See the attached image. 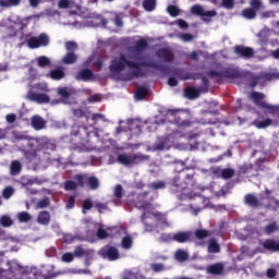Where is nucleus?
Wrapping results in <instances>:
<instances>
[{"label":"nucleus","mask_w":279,"mask_h":279,"mask_svg":"<svg viewBox=\"0 0 279 279\" xmlns=\"http://www.w3.org/2000/svg\"><path fill=\"white\" fill-rule=\"evenodd\" d=\"M12 136L16 141H27V150L24 151V157L28 165L38 158L40 151H44V154L56 151V144L47 137H29L20 131H13Z\"/></svg>","instance_id":"f03ea898"},{"label":"nucleus","mask_w":279,"mask_h":279,"mask_svg":"<svg viewBox=\"0 0 279 279\" xmlns=\"http://www.w3.org/2000/svg\"><path fill=\"white\" fill-rule=\"evenodd\" d=\"M37 64H38V66L44 69V66H49V64H51V60H49V58L43 56V57L37 58Z\"/></svg>","instance_id":"864d4df0"},{"label":"nucleus","mask_w":279,"mask_h":279,"mask_svg":"<svg viewBox=\"0 0 279 279\" xmlns=\"http://www.w3.org/2000/svg\"><path fill=\"white\" fill-rule=\"evenodd\" d=\"M142 129L143 128L141 126V123H137L135 121L129 123V130L130 132H132V134H135V136L141 135Z\"/></svg>","instance_id":"e433bc0d"},{"label":"nucleus","mask_w":279,"mask_h":279,"mask_svg":"<svg viewBox=\"0 0 279 279\" xmlns=\"http://www.w3.org/2000/svg\"><path fill=\"white\" fill-rule=\"evenodd\" d=\"M210 88V81L208 77L203 76L202 77V86L199 88L201 93H208V89Z\"/></svg>","instance_id":"3c124183"},{"label":"nucleus","mask_w":279,"mask_h":279,"mask_svg":"<svg viewBox=\"0 0 279 279\" xmlns=\"http://www.w3.org/2000/svg\"><path fill=\"white\" fill-rule=\"evenodd\" d=\"M241 14L243 19H246L247 21H254V19H256V11L252 7L242 10Z\"/></svg>","instance_id":"473e14b6"},{"label":"nucleus","mask_w":279,"mask_h":279,"mask_svg":"<svg viewBox=\"0 0 279 279\" xmlns=\"http://www.w3.org/2000/svg\"><path fill=\"white\" fill-rule=\"evenodd\" d=\"M51 202L49 201V197H44L37 203V208H48L50 206Z\"/></svg>","instance_id":"69168bd1"},{"label":"nucleus","mask_w":279,"mask_h":279,"mask_svg":"<svg viewBox=\"0 0 279 279\" xmlns=\"http://www.w3.org/2000/svg\"><path fill=\"white\" fill-rule=\"evenodd\" d=\"M168 112L169 114L174 117V123L175 125H178V128H191V125H193V122H191V120H183L182 118H180V116H175L178 114V110L172 109V110H169Z\"/></svg>","instance_id":"dca6fc26"},{"label":"nucleus","mask_w":279,"mask_h":279,"mask_svg":"<svg viewBox=\"0 0 279 279\" xmlns=\"http://www.w3.org/2000/svg\"><path fill=\"white\" fill-rule=\"evenodd\" d=\"M207 75L210 80H215V77H225L226 80H239V77H241V72L234 68H227L221 72H218L217 70H210Z\"/></svg>","instance_id":"39448f33"},{"label":"nucleus","mask_w":279,"mask_h":279,"mask_svg":"<svg viewBox=\"0 0 279 279\" xmlns=\"http://www.w3.org/2000/svg\"><path fill=\"white\" fill-rule=\"evenodd\" d=\"M147 95H148V92H147V87H145V86L138 87L135 92L136 99H145V97H147Z\"/></svg>","instance_id":"37998d69"},{"label":"nucleus","mask_w":279,"mask_h":279,"mask_svg":"<svg viewBox=\"0 0 279 279\" xmlns=\"http://www.w3.org/2000/svg\"><path fill=\"white\" fill-rule=\"evenodd\" d=\"M99 255L106 260H111V262L119 260V258L121 257L119 255V250H117V247L114 246H104L102 248H100Z\"/></svg>","instance_id":"9d476101"},{"label":"nucleus","mask_w":279,"mask_h":279,"mask_svg":"<svg viewBox=\"0 0 279 279\" xmlns=\"http://www.w3.org/2000/svg\"><path fill=\"white\" fill-rule=\"evenodd\" d=\"M167 12L172 19H175V16L180 15V9L173 4L167 7Z\"/></svg>","instance_id":"a18cd8bd"},{"label":"nucleus","mask_w":279,"mask_h":279,"mask_svg":"<svg viewBox=\"0 0 279 279\" xmlns=\"http://www.w3.org/2000/svg\"><path fill=\"white\" fill-rule=\"evenodd\" d=\"M276 232H279V226H278V222L276 221H272L268 223L266 227H264V233L267 235L274 234Z\"/></svg>","instance_id":"2f4dec72"},{"label":"nucleus","mask_w":279,"mask_h":279,"mask_svg":"<svg viewBox=\"0 0 279 279\" xmlns=\"http://www.w3.org/2000/svg\"><path fill=\"white\" fill-rule=\"evenodd\" d=\"M113 195L117 199H121L123 197V185H116Z\"/></svg>","instance_id":"e2e57ef3"},{"label":"nucleus","mask_w":279,"mask_h":279,"mask_svg":"<svg viewBox=\"0 0 279 279\" xmlns=\"http://www.w3.org/2000/svg\"><path fill=\"white\" fill-rule=\"evenodd\" d=\"M250 5L253 10L258 12V10H262L263 8V0H251Z\"/></svg>","instance_id":"bf43d9fd"},{"label":"nucleus","mask_w":279,"mask_h":279,"mask_svg":"<svg viewBox=\"0 0 279 279\" xmlns=\"http://www.w3.org/2000/svg\"><path fill=\"white\" fill-rule=\"evenodd\" d=\"M147 47H149V43H147V39L142 38L135 43L134 51H136L137 53H141V52L145 51V49H147Z\"/></svg>","instance_id":"c85d7f7f"},{"label":"nucleus","mask_w":279,"mask_h":279,"mask_svg":"<svg viewBox=\"0 0 279 279\" xmlns=\"http://www.w3.org/2000/svg\"><path fill=\"white\" fill-rule=\"evenodd\" d=\"M95 74L93 73V70L88 68L81 70L75 76L77 82H89V80H93Z\"/></svg>","instance_id":"a211bd4d"},{"label":"nucleus","mask_w":279,"mask_h":279,"mask_svg":"<svg viewBox=\"0 0 279 279\" xmlns=\"http://www.w3.org/2000/svg\"><path fill=\"white\" fill-rule=\"evenodd\" d=\"M268 208H272V210H278L279 208V199L276 196H267Z\"/></svg>","instance_id":"ea45409f"},{"label":"nucleus","mask_w":279,"mask_h":279,"mask_svg":"<svg viewBox=\"0 0 279 279\" xmlns=\"http://www.w3.org/2000/svg\"><path fill=\"white\" fill-rule=\"evenodd\" d=\"M87 184L90 191H97L99 189V179H97V177H94V175L88 177Z\"/></svg>","instance_id":"c9c22d12"},{"label":"nucleus","mask_w":279,"mask_h":279,"mask_svg":"<svg viewBox=\"0 0 279 279\" xmlns=\"http://www.w3.org/2000/svg\"><path fill=\"white\" fill-rule=\"evenodd\" d=\"M197 239L198 241H204V239H208L213 236V232L206 230V229H196L195 232H193V238Z\"/></svg>","instance_id":"bb28decb"},{"label":"nucleus","mask_w":279,"mask_h":279,"mask_svg":"<svg viewBox=\"0 0 279 279\" xmlns=\"http://www.w3.org/2000/svg\"><path fill=\"white\" fill-rule=\"evenodd\" d=\"M64 190L65 191H77V183L74 181L68 180L64 183Z\"/></svg>","instance_id":"13d9d810"},{"label":"nucleus","mask_w":279,"mask_h":279,"mask_svg":"<svg viewBox=\"0 0 279 279\" xmlns=\"http://www.w3.org/2000/svg\"><path fill=\"white\" fill-rule=\"evenodd\" d=\"M72 112H73V117H75V119H84V117H87L86 110L82 107L73 109Z\"/></svg>","instance_id":"49530a36"},{"label":"nucleus","mask_w":279,"mask_h":279,"mask_svg":"<svg viewBox=\"0 0 279 279\" xmlns=\"http://www.w3.org/2000/svg\"><path fill=\"white\" fill-rule=\"evenodd\" d=\"M28 99H31V101H36V104H49L50 101L49 95L38 94L36 92L31 93Z\"/></svg>","instance_id":"aec40b11"},{"label":"nucleus","mask_w":279,"mask_h":279,"mask_svg":"<svg viewBox=\"0 0 279 279\" xmlns=\"http://www.w3.org/2000/svg\"><path fill=\"white\" fill-rule=\"evenodd\" d=\"M170 184L172 186H174V189H181V191H184V189H186V185H184V183L182 182V179L180 178V175H175L171 181Z\"/></svg>","instance_id":"4c0bfd02"},{"label":"nucleus","mask_w":279,"mask_h":279,"mask_svg":"<svg viewBox=\"0 0 279 279\" xmlns=\"http://www.w3.org/2000/svg\"><path fill=\"white\" fill-rule=\"evenodd\" d=\"M63 64H75L77 62V54L75 52H68L63 58H62Z\"/></svg>","instance_id":"72a5a7b5"},{"label":"nucleus","mask_w":279,"mask_h":279,"mask_svg":"<svg viewBox=\"0 0 279 279\" xmlns=\"http://www.w3.org/2000/svg\"><path fill=\"white\" fill-rule=\"evenodd\" d=\"M142 5L145 12H154V10H156V5H158V0H144Z\"/></svg>","instance_id":"c756f323"},{"label":"nucleus","mask_w":279,"mask_h":279,"mask_svg":"<svg viewBox=\"0 0 279 279\" xmlns=\"http://www.w3.org/2000/svg\"><path fill=\"white\" fill-rule=\"evenodd\" d=\"M175 258L179 263H184V260H189V253L185 251L179 250L175 253Z\"/></svg>","instance_id":"de8ad7c7"},{"label":"nucleus","mask_w":279,"mask_h":279,"mask_svg":"<svg viewBox=\"0 0 279 279\" xmlns=\"http://www.w3.org/2000/svg\"><path fill=\"white\" fill-rule=\"evenodd\" d=\"M58 8L59 10H80V4L73 0H59Z\"/></svg>","instance_id":"412c9836"},{"label":"nucleus","mask_w":279,"mask_h":279,"mask_svg":"<svg viewBox=\"0 0 279 279\" xmlns=\"http://www.w3.org/2000/svg\"><path fill=\"white\" fill-rule=\"evenodd\" d=\"M233 52L238 58H243L244 60H252L254 58V48L243 46V45H236L233 47Z\"/></svg>","instance_id":"1a4fd4ad"},{"label":"nucleus","mask_w":279,"mask_h":279,"mask_svg":"<svg viewBox=\"0 0 279 279\" xmlns=\"http://www.w3.org/2000/svg\"><path fill=\"white\" fill-rule=\"evenodd\" d=\"M21 5V0H0V8H16Z\"/></svg>","instance_id":"f704fd0d"},{"label":"nucleus","mask_w":279,"mask_h":279,"mask_svg":"<svg viewBox=\"0 0 279 279\" xmlns=\"http://www.w3.org/2000/svg\"><path fill=\"white\" fill-rule=\"evenodd\" d=\"M254 166L255 173H258V171H263L265 169V160L264 159H257Z\"/></svg>","instance_id":"4d7b16f0"},{"label":"nucleus","mask_w":279,"mask_h":279,"mask_svg":"<svg viewBox=\"0 0 279 279\" xmlns=\"http://www.w3.org/2000/svg\"><path fill=\"white\" fill-rule=\"evenodd\" d=\"M74 256L76 258H84L85 259V265H90V260L95 258V251L93 250H86L82 246H77L74 251Z\"/></svg>","instance_id":"9b49d317"},{"label":"nucleus","mask_w":279,"mask_h":279,"mask_svg":"<svg viewBox=\"0 0 279 279\" xmlns=\"http://www.w3.org/2000/svg\"><path fill=\"white\" fill-rule=\"evenodd\" d=\"M147 195H149V192H143L137 195L135 206L140 210H149L151 208V203L147 199Z\"/></svg>","instance_id":"ddd939ff"},{"label":"nucleus","mask_w":279,"mask_h":279,"mask_svg":"<svg viewBox=\"0 0 279 279\" xmlns=\"http://www.w3.org/2000/svg\"><path fill=\"white\" fill-rule=\"evenodd\" d=\"M17 219L21 223H27V221H32V215L27 211H22L17 215Z\"/></svg>","instance_id":"09e8293b"},{"label":"nucleus","mask_w":279,"mask_h":279,"mask_svg":"<svg viewBox=\"0 0 279 279\" xmlns=\"http://www.w3.org/2000/svg\"><path fill=\"white\" fill-rule=\"evenodd\" d=\"M220 5L226 10H234V0H222Z\"/></svg>","instance_id":"0e129e2a"},{"label":"nucleus","mask_w":279,"mask_h":279,"mask_svg":"<svg viewBox=\"0 0 279 279\" xmlns=\"http://www.w3.org/2000/svg\"><path fill=\"white\" fill-rule=\"evenodd\" d=\"M87 210H93V201L90 198H85L82 204L83 215H86Z\"/></svg>","instance_id":"c03bdc74"},{"label":"nucleus","mask_w":279,"mask_h":279,"mask_svg":"<svg viewBox=\"0 0 279 279\" xmlns=\"http://www.w3.org/2000/svg\"><path fill=\"white\" fill-rule=\"evenodd\" d=\"M37 40L39 43V47H47V45H49V36H47L46 34H40L37 37Z\"/></svg>","instance_id":"5fc2aeb1"},{"label":"nucleus","mask_w":279,"mask_h":279,"mask_svg":"<svg viewBox=\"0 0 279 279\" xmlns=\"http://www.w3.org/2000/svg\"><path fill=\"white\" fill-rule=\"evenodd\" d=\"M77 47H78L77 43H75V41H66L65 43V49H66V51H69V53L76 51Z\"/></svg>","instance_id":"338daca9"},{"label":"nucleus","mask_w":279,"mask_h":279,"mask_svg":"<svg viewBox=\"0 0 279 279\" xmlns=\"http://www.w3.org/2000/svg\"><path fill=\"white\" fill-rule=\"evenodd\" d=\"M62 241L63 243H66L68 245H71L74 241H80V236L69 234V233H63L62 234Z\"/></svg>","instance_id":"58836bf2"},{"label":"nucleus","mask_w":279,"mask_h":279,"mask_svg":"<svg viewBox=\"0 0 279 279\" xmlns=\"http://www.w3.org/2000/svg\"><path fill=\"white\" fill-rule=\"evenodd\" d=\"M31 125L34 128L37 132H40V130H45L47 126V121L43 119L40 116H33L31 118Z\"/></svg>","instance_id":"f3484780"},{"label":"nucleus","mask_w":279,"mask_h":279,"mask_svg":"<svg viewBox=\"0 0 279 279\" xmlns=\"http://www.w3.org/2000/svg\"><path fill=\"white\" fill-rule=\"evenodd\" d=\"M122 279H138V277L132 270H126L124 271Z\"/></svg>","instance_id":"774afa93"},{"label":"nucleus","mask_w":279,"mask_h":279,"mask_svg":"<svg viewBox=\"0 0 279 279\" xmlns=\"http://www.w3.org/2000/svg\"><path fill=\"white\" fill-rule=\"evenodd\" d=\"M23 171V165L19 160H13L10 165V175H21Z\"/></svg>","instance_id":"a878e982"},{"label":"nucleus","mask_w":279,"mask_h":279,"mask_svg":"<svg viewBox=\"0 0 279 279\" xmlns=\"http://www.w3.org/2000/svg\"><path fill=\"white\" fill-rule=\"evenodd\" d=\"M171 147V141L168 136H162L157 140L154 144L155 151H162L165 149H169Z\"/></svg>","instance_id":"2eb2a0df"},{"label":"nucleus","mask_w":279,"mask_h":279,"mask_svg":"<svg viewBox=\"0 0 279 279\" xmlns=\"http://www.w3.org/2000/svg\"><path fill=\"white\" fill-rule=\"evenodd\" d=\"M27 45H28L29 49H38V47H40V44L38 41V37H31L27 40Z\"/></svg>","instance_id":"6e6d98bb"},{"label":"nucleus","mask_w":279,"mask_h":279,"mask_svg":"<svg viewBox=\"0 0 279 279\" xmlns=\"http://www.w3.org/2000/svg\"><path fill=\"white\" fill-rule=\"evenodd\" d=\"M150 187L154 191H159V190L166 189L167 184L165 183V181H158V182L150 183Z\"/></svg>","instance_id":"052dcab7"},{"label":"nucleus","mask_w":279,"mask_h":279,"mask_svg":"<svg viewBox=\"0 0 279 279\" xmlns=\"http://www.w3.org/2000/svg\"><path fill=\"white\" fill-rule=\"evenodd\" d=\"M57 93L62 104H65L66 106H72V104H75L74 95H77V92L74 88L60 87L58 88Z\"/></svg>","instance_id":"0eeeda50"},{"label":"nucleus","mask_w":279,"mask_h":279,"mask_svg":"<svg viewBox=\"0 0 279 279\" xmlns=\"http://www.w3.org/2000/svg\"><path fill=\"white\" fill-rule=\"evenodd\" d=\"M172 241L177 243H189L193 241V231H180L172 235Z\"/></svg>","instance_id":"4468645a"},{"label":"nucleus","mask_w":279,"mask_h":279,"mask_svg":"<svg viewBox=\"0 0 279 279\" xmlns=\"http://www.w3.org/2000/svg\"><path fill=\"white\" fill-rule=\"evenodd\" d=\"M199 93H202V90L195 87H186L184 89V97H186V99H197V97H199Z\"/></svg>","instance_id":"cd10ccee"},{"label":"nucleus","mask_w":279,"mask_h":279,"mask_svg":"<svg viewBox=\"0 0 279 279\" xmlns=\"http://www.w3.org/2000/svg\"><path fill=\"white\" fill-rule=\"evenodd\" d=\"M251 99L259 108V110L264 111V114H272L275 117L279 116V107L276 105H269L265 101V94L260 92H252Z\"/></svg>","instance_id":"20e7f679"},{"label":"nucleus","mask_w":279,"mask_h":279,"mask_svg":"<svg viewBox=\"0 0 279 279\" xmlns=\"http://www.w3.org/2000/svg\"><path fill=\"white\" fill-rule=\"evenodd\" d=\"M239 173L242 175H245L246 173H252L253 175H256V172L254 171V165L252 163H243L239 168Z\"/></svg>","instance_id":"7c9ffc66"},{"label":"nucleus","mask_w":279,"mask_h":279,"mask_svg":"<svg viewBox=\"0 0 279 279\" xmlns=\"http://www.w3.org/2000/svg\"><path fill=\"white\" fill-rule=\"evenodd\" d=\"M202 16H203V21L205 23H210V20H208V19H213V17L217 16V11L216 10L203 11ZM206 17H208V19H206Z\"/></svg>","instance_id":"8fccbe9b"},{"label":"nucleus","mask_w":279,"mask_h":279,"mask_svg":"<svg viewBox=\"0 0 279 279\" xmlns=\"http://www.w3.org/2000/svg\"><path fill=\"white\" fill-rule=\"evenodd\" d=\"M125 66H129V69H133V71L128 72L121 76L122 82H132V80H138V77H143V68L146 69H154L155 71H161V73H167V69L169 66L165 64H158L156 62H149V61H130L128 60V57L125 54H120V58H114L111 60L109 65V71L111 75L117 77V75H121L123 71H125Z\"/></svg>","instance_id":"f257e3e1"},{"label":"nucleus","mask_w":279,"mask_h":279,"mask_svg":"<svg viewBox=\"0 0 279 279\" xmlns=\"http://www.w3.org/2000/svg\"><path fill=\"white\" fill-rule=\"evenodd\" d=\"M155 56L168 64L173 63V60H175V56L173 54V51L170 50V48H159L156 50Z\"/></svg>","instance_id":"f8f14e48"},{"label":"nucleus","mask_w":279,"mask_h":279,"mask_svg":"<svg viewBox=\"0 0 279 279\" xmlns=\"http://www.w3.org/2000/svg\"><path fill=\"white\" fill-rule=\"evenodd\" d=\"M244 204L250 208H260V201H258V197L252 193L244 196Z\"/></svg>","instance_id":"6ab92c4d"},{"label":"nucleus","mask_w":279,"mask_h":279,"mask_svg":"<svg viewBox=\"0 0 279 279\" xmlns=\"http://www.w3.org/2000/svg\"><path fill=\"white\" fill-rule=\"evenodd\" d=\"M71 136H75V138H78L81 143H88L90 138V131H88V126L74 124L72 126Z\"/></svg>","instance_id":"6e6552de"},{"label":"nucleus","mask_w":279,"mask_h":279,"mask_svg":"<svg viewBox=\"0 0 279 279\" xmlns=\"http://www.w3.org/2000/svg\"><path fill=\"white\" fill-rule=\"evenodd\" d=\"M190 12H191V14H195V16H203L204 8H202V5H199V4H194V5H192Z\"/></svg>","instance_id":"603ef678"},{"label":"nucleus","mask_w":279,"mask_h":279,"mask_svg":"<svg viewBox=\"0 0 279 279\" xmlns=\"http://www.w3.org/2000/svg\"><path fill=\"white\" fill-rule=\"evenodd\" d=\"M0 226H2V228H10L14 226V220H12V218H10L9 216L4 215L0 218Z\"/></svg>","instance_id":"a19ab883"},{"label":"nucleus","mask_w":279,"mask_h":279,"mask_svg":"<svg viewBox=\"0 0 279 279\" xmlns=\"http://www.w3.org/2000/svg\"><path fill=\"white\" fill-rule=\"evenodd\" d=\"M3 253H0V279H32L29 267L23 266L17 259L3 260Z\"/></svg>","instance_id":"7ed1b4c3"},{"label":"nucleus","mask_w":279,"mask_h":279,"mask_svg":"<svg viewBox=\"0 0 279 279\" xmlns=\"http://www.w3.org/2000/svg\"><path fill=\"white\" fill-rule=\"evenodd\" d=\"M272 124H274V120H271L270 118H266L262 121L258 119H255L252 122V125H254V128H257V130H265L266 128H269V125H272Z\"/></svg>","instance_id":"b1692460"},{"label":"nucleus","mask_w":279,"mask_h":279,"mask_svg":"<svg viewBox=\"0 0 279 279\" xmlns=\"http://www.w3.org/2000/svg\"><path fill=\"white\" fill-rule=\"evenodd\" d=\"M206 271L211 276H221V274H223V265L221 263L209 265L207 266Z\"/></svg>","instance_id":"5701e85b"},{"label":"nucleus","mask_w":279,"mask_h":279,"mask_svg":"<svg viewBox=\"0 0 279 279\" xmlns=\"http://www.w3.org/2000/svg\"><path fill=\"white\" fill-rule=\"evenodd\" d=\"M60 274H90V270H82V269L70 268L68 270H63L61 272H58V275H60Z\"/></svg>","instance_id":"680f3d73"},{"label":"nucleus","mask_w":279,"mask_h":279,"mask_svg":"<svg viewBox=\"0 0 279 279\" xmlns=\"http://www.w3.org/2000/svg\"><path fill=\"white\" fill-rule=\"evenodd\" d=\"M222 180H230L234 178V169L232 168H225L221 172Z\"/></svg>","instance_id":"79ce46f5"},{"label":"nucleus","mask_w":279,"mask_h":279,"mask_svg":"<svg viewBox=\"0 0 279 279\" xmlns=\"http://www.w3.org/2000/svg\"><path fill=\"white\" fill-rule=\"evenodd\" d=\"M37 223L40 226H49V223H51V214L47 210L39 211L37 216Z\"/></svg>","instance_id":"4be33fe9"},{"label":"nucleus","mask_w":279,"mask_h":279,"mask_svg":"<svg viewBox=\"0 0 279 279\" xmlns=\"http://www.w3.org/2000/svg\"><path fill=\"white\" fill-rule=\"evenodd\" d=\"M65 73L64 69L58 68L49 72V74L46 75V77H50V80L60 81L63 80Z\"/></svg>","instance_id":"393cba45"},{"label":"nucleus","mask_w":279,"mask_h":279,"mask_svg":"<svg viewBox=\"0 0 279 279\" xmlns=\"http://www.w3.org/2000/svg\"><path fill=\"white\" fill-rule=\"evenodd\" d=\"M143 160V155L141 154H120L117 157V162L123 165L124 167H132L133 165H138Z\"/></svg>","instance_id":"423d86ee"}]
</instances>
